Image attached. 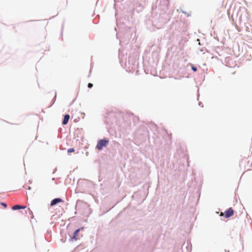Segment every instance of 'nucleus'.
<instances>
[{
  "instance_id": "obj_18",
  "label": "nucleus",
  "mask_w": 252,
  "mask_h": 252,
  "mask_svg": "<svg viewBox=\"0 0 252 252\" xmlns=\"http://www.w3.org/2000/svg\"><path fill=\"white\" fill-rule=\"evenodd\" d=\"M0 204L3 207H4L5 208H6L7 207V205L6 203L5 202H1L0 203Z\"/></svg>"
},
{
  "instance_id": "obj_17",
  "label": "nucleus",
  "mask_w": 252,
  "mask_h": 252,
  "mask_svg": "<svg viewBox=\"0 0 252 252\" xmlns=\"http://www.w3.org/2000/svg\"><path fill=\"white\" fill-rule=\"evenodd\" d=\"M67 153L68 154H70V153H73L75 152V149L74 148H70L69 149H67Z\"/></svg>"
},
{
  "instance_id": "obj_25",
  "label": "nucleus",
  "mask_w": 252,
  "mask_h": 252,
  "mask_svg": "<svg viewBox=\"0 0 252 252\" xmlns=\"http://www.w3.org/2000/svg\"><path fill=\"white\" fill-rule=\"evenodd\" d=\"M30 214L32 215V216L33 217L32 211L31 210H29Z\"/></svg>"
},
{
  "instance_id": "obj_23",
  "label": "nucleus",
  "mask_w": 252,
  "mask_h": 252,
  "mask_svg": "<svg viewBox=\"0 0 252 252\" xmlns=\"http://www.w3.org/2000/svg\"><path fill=\"white\" fill-rule=\"evenodd\" d=\"M153 127H155V128H157L158 126L157 125L155 124H153Z\"/></svg>"
},
{
  "instance_id": "obj_26",
  "label": "nucleus",
  "mask_w": 252,
  "mask_h": 252,
  "mask_svg": "<svg viewBox=\"0 0 252 252\" xmlns=\"http://www.w3.org/2000/svg\"><path fill=\"white\" fill-rule=\"evenodd\" d=\"M205 50H206V49H205ZM204 50H205V49H204V48H201V49H200V51L201 52H203Z\"/></svg>"
},
{
  "instance_id": "obj_10",
  "label": "nucleus",
  "mask_w": 252,
  "mask_h": 252,
  "mask_svg": "<svg viewBox=\"0 0 252 252\" xmlns=\"http://www.w3.org/2000/svg\"><path fill=\"white\" fill-rule=\"evenodd\" d=\"M166 22H162V23H159V25H158V24H156L154 23V22H153L152 23V24L153 25L155 26L157 29H160L161 28L164 24L166 23Z\"/></svg>"
},
{
  "instance_id": "obj_36",
  "label": "nucleus",
  "mask_w": 252,
  "mask_h": 252,
  "mask_svg": "<svg viewBox=\"0 0 252 252\" xmlns=\"http://www.w3.org/2000/svg\"><path fill=\"white\" fill-rule=\"evenodd\" d=\"M91 69L90 70V74L91 73Z\"/></svg>"
},
{
  "instance_id": "obj_13",
  "label": "nucleus",
  "mask_w": 252,
  "mask_h": 252,
  "mask_svg": "<svg viewBox=\"0 0 252 252\" xmlns=\"http://www.w3.org/2000/svg\"><path fill=\"white\" fill-rule=\"evenodd\" d=\"M20 208H21V205H16L13 206L12 207L11 209L13 210L16 211V210H19Z\"/></svg>"
},
{
  "instance_id": "obj_1",
  "label": "nucleus",
  "mask_w": 252,
  "mask_h": 252,
  "mask_svg": "<svg viewBox=\"0 0 252 252\" xmlns=\"http://www.w3.org/2000/svg\"><path fill=\"white\" fill-rule=\"evenodd\" d=\"M129 16L127 15L125 16L124 17H122L119 19V22L124 26H126L125 27V31H126V35H128L130 34L131 37L133 34V32H135V30L133 28H131L130 27L128 26V23H129Z\"/></svg>"
},
{
  "instance_id": "obj_6",
  "label": "nucleus",
  "mask_w": 252,
  "mask_h": 252,
  "mask_svg": "<svg viewBox=\"0 0 252 252\" xmlns=\"http://www.w3.org/2000/svg\"><path fill=\"white\" fill-rule=\"evenodd\" d=\"M234 211L231 207H229L226 209L224 212V216L225 218L228 219L234 215Z\"/></svg>"
},
{
  "instance_id": "obj_32",
  "label": "nucleus",
  "mask_w": 252,
  "mask_h": 252,
  "mask_svg": "<svg viewBox=\"0 0 252 252\" xmlns=\"http://www.w3.org/2000/svg\"><path fill=\"white\" fill-rule=\"evenodd\" d=\"M81 114H82V115H83L84 116H85V113H81Z\"/></svg>"
},
{
  "instance_id": "obj_19",
  "label": "nucleus",
  "mask_w": 252,
  "mask_h": 252,
  "mask_svg": "<svg viewBox=\"0 0 252 252\" xmlns=\"http://www.w3.org/2000/svg\"><path fill=\"white\" fill-rule=\"evenodd\" d=\"M88 87L89 88V89H91L93 87V84L91 83H89L88 84V85H87Z\"/></svg>"
},
{
  "instance_id": "obj_2",
  "label": "nucleus",
  "mask_w": 252,
  "mask_h": 252,
  "mask_svg": "<svg viewBox=\"0 0 252 252\" xmlns=\"http://www.w3.org/2000/svg\"><path fill=\"white\" fill-rule=\"evenodd\" d=\"M114 7L116 8V5L117 3L120 2L122 5H124V8L126 9V12H128V9L131 11L132 14H133L136 11L132 10V7L133 6V0H114Z\"/></svg>"
},
{
  "instance_id": "obj_11",
  "label": "nucleus",
  "mask_w": 252,
  "mask_h": 252,
  "mask_svg": "<svg viewBox=\"0 0 252 252\" xmlns=\"http://www.w3.org/2000/svg\"><path fill=\"white\" fill-rule=\"evenodd\" d=\"M49 236V237H51V230H48L47 231L46 233V236H45V238L48 242H49L50 240H49L48 236Z\"/></svg>"
},
{
  "instance_id": "obj_24",
  "label": "nucleus",
  "mask_w": 252,
  "mask_h": 252,
  "mask_svg": "<svg viewBox=\"0 0 252 252\" xmlns=\"http://www.w3.org/2000/svg\"><path fill=\"white\" fill-rule=\"evenodd\" d=\"M57 168H56L54 170V171H53V173H52V174H54V173L57 171Z\"/></svg>"
},
{
  "instance_id": "obj_34",
  "label": "nucleus",
  "mask_w": 252,
  "mask_h": 252,
  "mask_svg": "<svg viewBox=\"0 0 252 252\" xmlns=\"http://www.w3.org/2000/svg\"><path fill=\"white\" fill-rule=\"evenodd\" d=\"M63 24L62 25V29H63Z\"/></svg>"
},
{
  "instance_id": "obj_22",
  "label": "nucleus",
  "mask_w": 252,
  "mask_h": 252,
  "mask_svg": "<svg viewBox=\"0 0 252 252\" xmlns=\"http://www.w3.org/2000/svg\"><path fill=\"white\" fill-rule=\"evenodd\" d=\"M197 41H198V45H201V43H200V39L198 38L197 39Z\"/></svg>"
},
{
  "instance_id": "obj_27",
  "label": "nucleus",
  "mask_w": 252,
  "mask_h": 252,
  "mask_svg": "<svg viewBox=\"0 0 252 252\" xmlns=\"http://www.w3.org/2000/svg\"><path fill=\"white\" fill-rule=\"evenodd\" d=\"M182 12L183 13H184V14H187V13L183 10H182Z\"/></svg>"
},
{
  "instance_id": "obj_3",
  "label": "nucleus",
  "mask_w": 252,
  "mask_h": 252,
  "mask_svg": "<svg viewBox=\"0 0 252 252\" xmlns=\"http://www.w3.org/2000/svg\"><path fill=\"white\" fill-rule=\"evenodd\" d=\"M109 142V140L108 138L104 137L102 139H99L97 140L95 148L99 151H102L104 148L107 146Z\"/></svg>"
},
{
  "instance_id": "obj_5",
  "label": "nucleus",
  "mask_w": 252,
  "mask_h": 252,
  "mask_svg": "<svg viewBox=\"0 0 252 252\" xmlns=\"http://www.w3.org/2000/svg\"><path fill=\"white\" fill-rule=\"evenodd\" d=\"M145 1V0H133V6L132 10L136 11V12L139 13L142 11L143 9V6L141 2Z\"/></svg>"
},
{
  "instance_id": "obj_16",
  "label": "nucleus",
  "mask_w": 252,
  "mask_h": 252,
  "mask_svg": "<svg viewBox=\"0 0 252 252\" xmlns=\"http://www.w3.org/2000/svg\"><path fill=\"white\" fill-rule=\"evenodd\" d=\"M191 69L193 72H195L197 71V67L193 64H191Z\"/></svg>"
},
{
  "instance_id": "obj_35",
  "label": "nucleus",
  "mask_w": 252,
  "mask_h": 252,
  "mask_svg": "<svg viewBox=\"0 0 252 252\" xmlns=\"http://www.w3.org/2000/svg\"><path fill=\"white\" fill-rule=\"evenodd\" d=\"M116 30H117L116 28H115V31H116Z\"/></svg>"
},
{
  "instance_id": "obj_28",
  "label": "nucleus",
  "mask_w": 252,
  "mask_h": 252,
  "mask_svg": "<svg viewBox=\"0 0 252 252\" xmlns=\"http://www.w3.org/2000/svg\"><path fill=\"white\" fill-rule=\"evenodd\" d=\"M27 189H31V187L30 186H28Z\"/></svg>"
},
{
  "instance_id": "obj_15",
  "label": "nucleus",
  "mask_w": 252,
  "mask_h": 252,
  "mask_svg": "<svg viewBox=\"0 0 252 252\" xmlns=\"http://www.w3.org/2000/svg\"><path fill=\"white\" fill-rule=\"evenodd\" d=\"M56 97H57V93L56 92L55 93V95L54 96V97L53 98L52 101H51V105H50V106H52L55 103L56 100Z\"/></svg>"
},
{
  "instance_id": "obj_9",
  "label": "nucleus",
  "mask_w": 252,
  "mask_h": 252,
  "mask_svg": "<svg viewBox=\"0 0 252 252\" xmlns=\"http://www.w3.org/2000/svg\"><path fill=\"white\" fill-rule=\"evenodd\" d=\"M61 235L62 236V238L61 239V241L62 243H64L67 239V232L66 231H61Z\"/></svg>"
},
{
  "instance_id": "obj_30",
  "label": "nucleus",
  "mask_w": 252,
  "mask_h": 252,
  "mask_svg": "<svg viewBox=\"0 0 252 252\" xmlns=\"http://www.w3.org/2000/svg\"><path fill=\"white\" fill-rule=\"evenodd\" d=\"M190 15H191L190 14H187V17H189V16H190Z\"/></svg>"
},
{
  "instance_id": "obj_29",
  "label": "nucleus",
  "mask_w": 252,
  "mask_h": 252,
  "mask_svg": "<svg viewBox=\"0 0 252 252\" xmlns=\"http://www.w3.org/2000/svg\"><path fill=\"white\" fill-rule=\"evenodd\" d=\"M34 21V20H29V21H28L27 22H33Z\"/></svg>"
},
{
  "instance_id": "obj_4",
  "label": "nucleus",
  "mask_w": 252,
  "mask_h": 252,
  "mask_svg": "<svg viewBox=\"0 0 252 252\" xmlns=\"http://www.w3.org/2000/svg\"><path fill=\"white\" fill-rule=\"evenodd\" d=\"M84 229L83 227H81L80 228H78V229H76L73 233L72 235H70L69 233H68V235L69 237V241L73 242V241H76L78 239H79V234L81 230H83Z\"/></svg>"
},
{
  "instance_id": "obj_14",
  "label": "nucleus",
  "mask_w": 252,
  "mask_h": 252,
  "mask_svg": "<svg viewBox=\"0 0 252 252\" xmlns=\"http://www.w3.org/2000/svg\"><path fill=\"white\" fill-rule=\"evenodd\" d=\"M56 97H57V93L56 92L55 93V95L54 96V97L53 98L52 101H51V105H50V106H52L55 103L56 100Z\"/></svg>"
},
{
  "instance_id": "obj_20",
  "label": "nucleus",
  "mask_w": 252,
  "mask_h": 252,
  "mask_svg": "<svg viewBox=\"0 0 252 252\" xmlns=\"http://www.w3.org/2000/svg\"><path fill=\"white\" fill-rule=\"evenodd\" d=\"M27 207L26 206H21V208H20V209H24L26 208Z\"/></svg>"
},
{
  "instance_id": "obj_7",
  "label": "nucleus",
  "mask_w": 252,
  "mask_h": 252,
  "mask_svg": "<svg viewBox=\"0 0 252 252\" xmlns=\"http://www.w3.org/2000/svg\"><path fill=\"white\" fill-rule=\"evenodd\" d=\"M63 202L64 201L62 198L60 197H57L54 198L51 201L50 205V206L53 207L60 203H63Z\"/></svg>"
},
{
  "instance_id": "obj_31",
  "label": "nucleus",
  "mask_w": 252,
  "mask_h": 252,
  "mask_svg": "<svg viewBox=\"0 0 252 252\" xmlns=\"http://www.w3.org/2000/svg\"><path fill=\"white\" fill-rule=\"evenodd\" d=\"M52 180H53V181L55 180V178H52Z\"/></svg>"
},
{
  "instance_id": "obj_8",
  "label": "nucleus",
  "mask_w": 252,
  "mask_h": 252,
  "mask_svg": "<svg viewBox=\"0 0 252 252\" xmlns=\"http://www.w3.org/2000/svg\"><path fill=\"white\" fill-rule=\"evenodd\" d=\"M70 118V115L68 114H65L63 118V119L62 120V123L63 125H66L69 120Z\"/></svg>"
},
{
  "instance_id": "obj_33",
  "label": "nucleus",
  "mask_w": 252,
  "mask_h": 252,
  "mask_svg": "<svg viewBox=\"0 0 252 252\" xmlns=\"http://www.w3.org/2000/svg\"><path fill=\"white\" fill-rule=\"evenodd\" d=\"M118 25H119V23L117 22V27H118V26H118Z\"/></svg>"
},
{
  "instance_id": "obj_12",
  "label": "nucleus",
  "mask_w": 252,
  "mask_h": 252,
  "mask_svg": "<svg viewBox=\"0 0 252 252\" xmlns=\"http://www.w3.org/2000/svg\"><path fill=\"white\" fill-rule=\"evenodd\" d=\"M188 252H191L192 250V245L190 243L189 244L188 243L186 247Z\"/></svg>"
},
{
  "instance_id": "obj_21",
  "label": "nucleus",
  "mask_w": 252,
  "mask_h": 252,
  "mask_svg": "<svg viewBox=\"0 0 252 252\" xmlns=\"http://www.w3.org/2000/svg\"><path fill=\"white\" fill-rule=\"evenodd\" d=\"M198 105L200 106H201L202 107H203V105L202 104V103L201 102H199L198 103Z\"/></svg>"
}]
</instances>
